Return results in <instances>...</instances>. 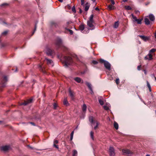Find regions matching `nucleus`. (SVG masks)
Listing matches in <instances>:
<instances>
[{
    "label": "nucleus",
    "instance_id": "48",
    "mask_svg": "<svg viewBox=\"0 0 156 156\" xmlns=\"http://www.w3.org/2000/svg\"><path fill=\"white\" fill-rule=\"evenodd\" d=\"M73 136H70V140H72L73 139Z\"/></svg>",
    "mask_w": 156,
    "mask_h": 156
},
{
    "label": "nucleus",
    "instance_id": "7",
    "mask_svg": "<svg viewBox=\"0 0 156 156\" xmlns=\"http://www.w3.org/2000/svg\"><path fill=\"white\" fill-rule=\"evenodd\" d=\"M71 22H69L66 23L64 26V28L67 30H68L70 34H73V31L72 30H69L67 29V27H69V25L71 23Z\"/></svg>",
    "mask_w": 156,
    "mask_h": 156
},
{
    "label": "nucleus",
    "instance_id": "4",
    "mask_svg": "<svg viewBox=\"0 0 156 156\" xmlns=\"http://www.w3.org/2000/svg\"><path fill=\"white\" fill-rule=\"evenodd\" d=\"M100 62L101 63H104V66L106 69L108 70H110L111 65L108 62L105 61L101 59L100 60Z\"/></svg>",
    "mask_w": 156,
    "mask_h": 156
},
{
    "label": "nucleus",
    "instance_id": "63",
    "mask_svg": "<svg viewBox=\"0 0 156 156\" xmlns=\"http://www.w3.org/2000/svg\"><path fill=\"white\" fill-rule=\"evenodd\" d=\"M146 156H150L149 155H146Z\"/></svg>",
    "mask_w": 156,
    "mask_h": 156
},
{
    "label": "nucleus",
    "instance_id": "52",
    "mask_svg": "<svg viewBox=\"0 0 156 156\" xmlns=\"http://www.w3.org/2000/svg\"><path fill=\"white\" fill-rule=\"evenodd\" d=\"M59 1L62 2H63V0H58Z\"/></svg>",
    "mask_w": 156,
    "mask_h": 156
},
{
    "label": "nucleus",
    "instance_id": "22",
    "mask_svg": "<svg viewBox=\"0 0 156 156\" xmlns=\"http://www.w3.org/2000/svg\"><path fill=\"white\" fill-rule=\"evenodd\" d=\"M114 127L116 129H118V128H119L118 124L117 122H114Z\"/></svg>",
    "mask_w": 156,
    "mask_h": 156
},
{
    "label": "nucleus",
    "instance_id": "23",
    "mask_svg": "<svg viewBox=\"0 0 156 156\" xmlns=\"http://www.w3.org/2000/svg\"><path fill=\"white\" fill-rule=\"evenodd\" d=\"M89 4L88 2L86 3L85 5V10H88L89 9Z\"/></svg>",
    "mask_w": 156,
    "mask_h": 156
},
{
    "label": "nucleus",
    "instance_id": "20",
    "mask_svg": "<svg viewBox=\"0 0 156 156\" xmlns=\"http://www.w3.org/2000/svg\"><path fill=\"white\" fill-rule=\"evenodd\" d=\"M69 94L71 98V99H73L74 98V93H73L71 90H69Z\"/></svg>",
    "mask_w": 156,
    "mask_h": 156
},
{
    "label": "nucleus",
    "instance_id": "24",
    "mask_svg": "<svg viewBox=\"0 0 156 156\" xmlns=\"http://www.w3.org/2000/svg\"><path fill=\"white\" fill-rule=\"evenodd\" d=\"M119 23L118 21L115 22L114 25V27L115 28H117L119 25Z\"/></svg>",
    "mask_w": 156,
    "mask_h": 156
},
{
    "label": "nucleus",
    "instance_id": "38",
    "mask_svg": "<svg viewBox=\"0 0 156 156\" xmlns=\"http://www.w3.org/2000/svg\"><path fill=\"white\" fill-rule=\"evenodd\" d=\"M51 24L52 26L55 25V26L56 23L54 22H51Z\"/></svg>",
    "mask_w": 156,
    "mask_h": 156
},
{
    "label": "nucleus",
    "instance_id": "45",
    "mask_svg": "<svg viewBox=\"0 0 156 156\" xmlns=\"http://www.w3.org/2000/svg\"><path fill=\"white\" fill-rule=\"evenodd\" d=\"M53 145H54V147H56V148H57V149H58V145H56L55 144H54Z\"/></svg>",
    "mask_w": 156,
    "mask_h": 156
},
{
    "label": "nucleus",
    "instance_id": "29",
    "mask_svg": "<svg viewBox=\"0 0 156 156\" xmlns=\"http://www.w3.org/2000/svg\"><path fill=\"white\" fill-rule=\"evenodd\" d=\"M77 152L76 150H74L73 151V156H77Z\"/></svg>",
    "mask_w": 156,
    "mask_h": 156
},
{
    "label": "nucleus",
    "instance_id": "64",
    "mask_svg": "<svg viewBox=\"0 0 156 156\" xmlns=\"http://www.w3.org/2000/svg\"><path fill=\"white\" fill-rule=\"evenodd\" d=\"M40 66V67H42V66H41V65H40V66Z\"/></svg>",
    "mask_w": 156,
    "mask_h": 156
},
{
    "label": "nucleus",
    "instance_id": "41",
    "mask_svg": "<svg viewBox=\"0 0 156 156\" xmlns=\"http://www.w3.org/2000/svg\"><path fill=\"white\" fill-rule=\"evenodd\" d=\"M115 82L117 84L119 83V79H117L115 80Z\"/></svg>",
    "mask_w": 156,
    "mask_h": 156
},
{
    "label": "nucleus",
    "instance_id": "61",
    "mask_svg": "<svg viewBox=\"0 0 156 156\" xmlns=\"http://www.w3.org/2000/svg\"><path fill=\"white\" fill-rule=\"evenodd\" d=\"M91 0L92 1L94 2L95 1V0Z\"/></svg>",
    "mask_w": 156,
    "mask_h": 156
},
{
    "label": "nucleus",
    "instance_id": "13",
    "mask_svg": "<svg viewBox=\"0 0 156 156\" xmlns=\"http://www.w3.org/2000/svg\"><path fill=\"white\" fill-rule=\"evenodd\" d=\"M86 85L90 89V93L91 94H92L93 93L92 89L91 87V84L88 82H86Z\"/></svg>",
    "mask_w": 156,
    "mask_h": 156
},
{
    "label": "nucleus",
    "instance_id": "39",
    "mask_svg": "<svg viewBox=\"0 0 156 156\" xmlns=\"http://www.w3.org/2000/svg\"><path fill=\"white\" fill-rule=\"evenodd\" d=\"M71 8V6L69 5H68L66 7V9H70Z\"/></svg>",
    "mask_w": 156,
    "mask_h": 156
},
{
    "label": "nucleus",
    "instance_id": "50",
    "mask_svg": "<svg viewBox=\"0 0 156 156\" xmlns=\"http://www.w3.org/2000/svg\"><path fill=\"white\" fill-rule=\"evenodd\" d=\"M95 10H99V9L98 8V7H96L95 9Z\"/></svg>",
    "mask_w": 156,
    "mask_h": 156
},
{
    "label": "nucleus",
    "instance_id": "6",
    "mask_svg": "<svg viewBox=\"0 0 156 156\" xmlns=\"http://www.w3.org/2000/svg\"><path fill=\"white\" fill-rule=\"evenodd\" d=\"M109 154L110 156H114L115 153L113 147H110L109 150Z\"/></svg>",
    "mask_w": 156,
    "mask_h": 156
},
{
    "label": "nucleus",
    "instance_id": "59",
    "mask_svg": "<svg viewBox=\"0 0 156 156\" xmlns=\"http://www.w3.org/2000/svg\"><path fill=\"white\" fill-rule=\"evenodd\" d=\"M124 2H125L127 1V0H122Z\"/></svg>",
    "mask_w": 156,
    "mask_h": 156
},
{
    "label": "nucleus",
    "instance_id": "36",
    "mask_svg": "<svg viewBox=\"0 0 156 156\" xmlns=\"http://www.w3.org/2000/svg\"><path fill=\"white\" fill-rule=\"evenodd\" d=\"M99 102L101 105H102L104 104L103 101L101 99H99Z\"/></svg>",
    "mask_w": 156,
    "mask_h": 156
},
{
    "label": "nucleus",
    "instance_id": "27",
    "mask_svg": "<svg viewBox=\"0 0 156 156\" xmlns=\"http://www.w3.org/2000/svg\"><path fill=\"white\" fill-rule=\"evenodd\" d=\"M62 44V41L60 39L58 40V41L56 43V44L58 46H60Z\"/></svg>",
    "mask_w": 156,
    "mask_h": 156
},
{
    "label": "nucleus",
    "instance_id": "16",
    "mask_svg": "<svg viewBox=\"0 0 156 156\" xmlns=\"http://www.w3.org/2000/svg\"><path fill=\"white\" fill-rule=\"evenodd\" d=\"M122 151L124 154H129L131 152L128 149H123Z\"/></svg>",
    "mask_w": 156,
    "mask_h": 156
},
{
    "label": "nucleus",
    "instance_id": "12",
    "mask_svg": "<svg viewBox=\"0 0 156 156\" xmlns=\"http://www.w3.org/2000/svg\"><path fill=\"white\" fill-rule=\"evenodd\" d=\"M46 52L48 55H51L53 54L52 51L49 48H46Z\"/></svg>",
    "mask_w": 156,
    "mask_h": 156
},
{
    "label": "nucleus",
    "instance_id": "3",
    "mask_svg": "<svg viewBox=\"0 0 156 156\" xmlns=\"http://www.w3.org/2000/svg\"><path fill=\"white\" fill-rule=\"evenodd\" d=\"M73 60L70 57L65 56L64 57L65 66L67 67L69 65L72 64Z\"/></svg>",
    "mask_w": 156,
    "mask_h": 156
},
{
    "label": "nucleus",
    "instance_id": "57",
    "mask_svg": "<svg viewBox=\"0 0 156 156\" xmlns=\"http://www.w3.org/2000/svg\"><path fill=\"white\" fill-rule=\"evenodd\" d=\"M80 13H81L82 12V10H80Z\"/></svg>",
    "mask_w": 156,
    "mask_h": 156
},
{
    "label": "nucleus",
    "instance_id": "51",
    "mask_svg": "<svg viewBox=\"0 0 156 156\" xmlns=\"http://www.w3.org/2000/svg\"><path fill=\"white\" fill-rule=\"evenodd\" d=\"M88 32H88H88H85V31L84 30V31H83V33H88Z\"/></svg>",
    "mask_w": 156,
    "mask_h": 156
},
{
    "label": "nucleus",
    "instance_id": "30",
    "mask_svg": "<svg viewBox=\"0 0 156 156\" xmlns=\"http://www.w3.org/2000/svg\"><path fill=\"white\" fill-rule=\"evenodd\" d=\"M147 86L148 87L150 91H151V87L150 85V84H149V83L148 82V81H147Z\"/></svg>",
    "mask_w": 156,
    "mask_h": 156
},
{
    "label": "nucleus",
    "instance_id": "21",
    "mask_svg": "<svg viewBox=\"0 0 156 156\" xmlns=\"http://www.w3.org/2000/svg\"><path fill=\"white\" fill-rule=\"evenodd\" d=\"M144 22L145 23V24L146 25H148L150 24V21H149L147 17H146L145 18Z\"/></svg>",
    "mask_w": 156,
    "mask_h": 156
},
{
    "label": "nucleus",
    "instance_id": "47",
    "mask_svg": "<svg viewBox=\"0 0 156 156\" xmlns=\"http://www.w3.org/2000/svg\"><path fill=\"white\" fill-rule=\"evenodd\" d=\"M73 134H74V131H73L71 133L70 136H73Z\"/></svg>",
    "mask_w": 156,
    "mask_h": 156
},
{
    "label": "nucleus",
    "instance_id": "17",
    "mask_svg": "<svg viewBox=\"0 0 156 156\" xmlns=\"http://www.w3.org/2000/svg\"><path fill=\"white\" fill-rule=\"evenodd\" d=\"M74 80L79 83H83V80L79 77L75 78Z\"/></svg>",
    "mask_w": 156,
    "mask_h": 156
},
{
    "label": "nucleus",
    "instance_id": "60",
    "mask_svg": "<svg viewBox=\"0 0 156 156\" xmlns=\"http://www.w3.org/2000/svg\"><path fill=\"white\" fill-rule=\"evenodd\" d=\"M75 58H76V59H77V57L76 56H75Z\"/></svg>",
    "mask_w": 156,
    "mask_h": 156
},
{
    "label": "nucleus",
    "instance_id": "11",
    "mask_svg": "<svg viewBox=\"0 0 156 156\" xmlns=\"http://www.w3.org/2000/svg\"><path fill=\"white\" fill-rule=\"evenodd\" d=\"M152 55L151 53H149L147 56L145 57V59L150 60L152 59Z\"/></svg>",
    "mask_w": 156,
    "mask_h": 156
},
{
    "label": "nucleus",
    "instance_id": "54",
    "mask_svg": "<svg viewBox=\"0 0 156 156\" xmlns=\"http://www.w3.org/2000/svg\"><path fill=\"white\" fill-rule=\"evenodd\" d=\"M30 123L32 125H34V123L33 122H30Z\"/></svg>",
    "mask_w": 156,
    "mask_h": 156
},
{
    "label": "nucleus",
    "instance_id": "28",
    "mask_svg": "<svg viewBox=\"0 0 156 156\" xmlns=\"http://www.w3.org/2000/svg\"><path fill=\"white\" fill-rule=\"evenodd\" d=\"M87 108V106L85 104H84L82 106V110L83 112H85Z\"/></svg>",
    "mask_w": 156,
    "mask_h": 156
},
{
    "label": "nucleus",
    "instance_id": "1",
    "mask_svg": "<svg viewBox=\"0 0 156 156\" xmlns=\"http://www.w3.org/2000/svg\"><path fill=\"white\" fill-rule=\"evenodd\" d=\"M89 121L91 123L92 126H94V129H96L99 125L98 122L96 120H94L92 116L89 118Z\"/></svg>",
    "mask_w": 156,
    "mask_h": 156
},
{
    "label": "nucleus",
    "instance_id": "53",
    "mask_svg": "<svg viewBox=\"0 0 156 156\" xmlns=\"http://www.w3.org/2000/svg\"><path fill=\"white\" fill-rule=\"evenodd\" d=\"M72 11L74 13H75L76 12V10H72Z\"/></svg>",
    "mask_w": 156,
    "mask_h": 156
},
{
    "label": "nucleus",
    "instance_id": "18",
    "mask_svg": "<svg viewBox=\"0 0 156 156\" xmlns=\"http://www.w3.org/2000/svg\"><path fill=\"white\" fill-rule=\"evenodd\" d=\"M147 17H149L151 21H154L155 20V17L152 14H150Z\"/></svg>",
    "mask_w": 156,
    "mask_h": 156
},
{
    "label": "nucleus",
    "instance_id": "62",
    "mask_svg": "<svg viewBox=\"0 0 156 156\" xmlns=\"http://www.w3.org/2000/svg\"><path fill=\"white\" fill-rule=\"evenodd\" d=\"M154 77L155 79V80L156 81V77H155L154 76Z\"/></svg>",
    "mask_w": 156,
    "mask_h": 156
},
{
    "label": "nucleus",
    "instance_id": "10",
    "mask_svg": "<svg viewBox=\"0 0 156 156\" xmlns=\"http://www.w3.org/2000/svg\"><path fill=\"white\" fill-rule=\"evenodd\" d=\"M10 147L9 146H4L2 147L1 148V149L4 151H6L9 150Z\"/></svg>",
    "mask_w": 156,
    "mask_h": 156
},
{
    "label": "nucleus",
    "instance_id": "5",
    "mask_svg": "<svg viewBox=\"0 0 156 156\" xmlns=\"http://www.w3.org/2000/svg\"><path fill=\"white\" fill-rule=\"evenodd\" d=\"M132 16L133 19V21L135 22H136L138 24H141L142 23V19H137L136 17L133 14H132Z\"/></svg>",
    "mask_w": 156,
    "mask_h": 156
},
{
    "label": "nucleus",
    "instance_id": "40",
    "mask_svg": "<svg viewBox=\"0 0 156 156\" xmlns=\"http://www.w3.org/2000/svg\"><path fill=\"white\" fill-rule=\"evenodd\" d=\"M92 63L94 64H96L98 63V62L94 60L92 61Z\"/></svg>",
    "mask_w": 156,
    "mask_h": 156
},
{
    "label": "nucleus",
    "instance_id": "19",
    "mask_svg": "<svg viewBox=\"0 0 156 156\" xmlns=\"http://www.w3.org/2000/svg\"><path fill=\"white\" fill-rule=\"evenodd\" d=\"M139 37L145 41H147L149 39V37H147L144 36H139Z\"/></svg>",
    "mask_w": 156,
    "mask_h": 156
},
{
    "label": "nucleus",
    "instance_id": "15",
    "mask_svg": "<svg viewBox=\"0 0 156 156\" xmlns=\"http://www.w3.org/2000/svg\"><path fill=\"white\" fill-rule=\"evenodd\" d=\"M32 99H30L28 100H27V101H25L23 103L21 104L20 105H26L28 104L29 103L32 102Z\"/></svg>",
    "mask_w": 156,
    "mask_h": 156
},
{
    "label": "nucleus",
    "instance_id": "37",
    "mask_svg": "<svg viewBox=\"0 0 156 156\" xmlns=\"http://www.w3.org/2000/svg\"><path fill=\"white\" fill-rule=\"evenodd\" d=\"M8 33V31H5L2 33V34L3 35H5Z\"/></svg>",
    "mask_w": 156,
    "mask_h": 156
},
{
    "label": "nucleus",
    "instance_id": "56",
    "mask_svg": "<svg viewBox=\"0 0 156 156\" xmlns=\"http://www.w3.org/2000/svg\"><path fill=\"white\" fill-rule=\"evenodd\" d=\"M154 36H155V38H156V32L154 34Z\"/></svg>",
    "mask_w": 156,
    "mask_h": 156
},
{
    "label": "nucleus",
    "instance_id": "55",
    "mask_svg": "<svg viewBox=\"0 0 156 156\" xmlns=\"http://www.w3.org/2000/svg\"><path fill=\"white\" fill-rule=\"evenodd\" d=\"M144 72L145 74H146V71L145 70H144Z\"/></svg>",
    "mask_w": 156,
    "mask_h": 156
},
{
    "label": "nucleus",
    "instance_id": "44",
    "mask_svg": "<svg viewBox=\"0 0 156 156\" xmlns=\"http://www.w3.org/2000/svg\"><path fill=\"white\" fill-rule=\"evenodd\" d=\"M58 143V141L57 140H55L54 141V144H57Z\"/></svg>",
    "mask_w": 156,
    "mask_h": 156
},
{
    "label": "nucleus",
    "instance_id": "9",
    "mask_svg": "<svg viewBox=\"0 0 156 156\" xmlns=\"http://www.w3.org/2000/svg\"><path fill=\"white\" fill-rule=\"evenodd\" d=\"M44 63H46L48 65H50L51 66H53V63L52 61L50 59L45 58L44 60Z\"/></svg>",
    "mask_w": 156,
    "mask_h": 156
},
{
    "label": "nucleus",
    "instance_id": "14",
    "mask_svg": "<svg viewBox=\"0 0 156 156\" xmlns=\"http://www.w3.org/2000/svg\"><path fill=\"white\" fill-rule=\"evenodd\" d=\"M111 2L112 5H109L108 7L110 10H112L114 9L113 5L114 4L115 2L113 0H111Z\"/></svg>",
    "mask_w": 156,
    "mask_h": 156
},
{
    "label": "nucleus",
    "instance_id": "2",
    "mask_svg": "<svg viewBox=\"0 0 156 156\" xmlns=\"http://www.w3.org/2000/svg\"><path fill=\"white\" fill-rule=\"evenodd\" d=\"M93 15L92 14L89 18V20L87 22L88 26L90 28L91 30H93L94 29V27L93 24L94 21L93 20Z\"/></svg>",
    "mask_w": 156,
    "mask_h": 156
},
{
    "label": "nucleus",
    "instance_id": "46",
    "mask_svg": "<svg viewBox=\"0 0 156 156\" xmlns=\"http://www.w3.org/2000/svg\"><path fill=\"white\" fill-rule=\"evenodd\" d=\"M140 68H141V66H138V67H137V68L138 70H140Z\"/></svg>",
    "mask_w": 156,
    "mask_h": 156
},
{
    "label": "nucleus",
    "instance_id": "42",
    "mask_svg": "<svg viewBox=\"0 0 156 156\" xmlns=\"http://www.w3.org/2000/svg\"><path fill=\"white\" fill-rule=\"evenodd\" d=\"M81 5H83V4H84V0H81Z\"/></svg>",
    "mask_w": 156,
    "mask_h": 156
},
{
    "label": "nucleus",
    "instance_id": "25",
    "mask_svg": "<svg viewBox=\"0 0 156 156\" xmlns=\"http://www.w3.org/2000/svg\"><path fill=\"white\" fill-rule=\"evenodd\" d=\"M109 105L108 104H107L106 105H105L103 107L104 109L105 110H107L109 109Z\"/></svg>",
    "mask_w": 156,
    "mask_h": 156
},
{
    "label": "nucleus",
    "instance_id": "33",
    "mask_svg": "<svg viewBox=\"0 0 156 156\" xmlns=\"http://www.w3.org/2000/svg\"><path fill=\"white\" fill-rule=\"evenodd\" d=\"M156 51V49H155V48L152 49L150 51L149 53L151 54V53H153V52H154L155 51Z\"/></svg>",
    "mask_w": 156,
    "mask_h": 156
},
{
    "label": "nucleus",
    "instance_id": "32",
    "mask_svg": "<svg viewBox=\"0 0 156 156\" xmlns=\"http://www.w3.org/2000/svg\"><path fill=\"white\" fill-rule=\"evenodd\" d=\"M94 132L93 131H91L90 132V136L92 140H94Z\"/></svg>",
    "mask_w": 156,
    "mask_h": 156
},
{
    "label": "nucleus",
    "instance_id": "8",
    "mask_svg": "<svg viewBox=\"0 0 156 156\" xmlns=\"http://www.w3.org/2000/svg\"><path fill=\"white\" fill-rule=\"evenodd\" d=\"M7 80V77L5 76H4L0 83L2 87H4L5 86V83Z\"/></svg>",
    "mask_w": 156,
    "mask_h": 156
},
{
    "label": "nucleus",
    "instance_id": "58",
    "mask_svg": "<svg viewBox=\"0 0 156 156\" xmlns=\"http://www.w3.org/2000/svg\"><path fill=\"white\" fill-rule=\"evenodd\" d=\"M36 26H35L34 31H35V30H36Z\"/></svg>",
    "mask_w": 156,
    "mask_h": 156
},
{
    "label": "nucleus",
    "instance_id": "35",
    "mask_svg": "<svg viewBox=\"0 0 156 156\" xmlns=\"http://www.w3.org/2000/svg\"><path fill=\"white\" fill-rule=\"evenodd\" d=\"M8 4H7V3H4L3 4H2L1 5V7H5L7 6H8Z\"/></svg>",
    "mask_w": 156,
    "mask_h": 156
},
{
    "label": "nucleus",
    "instance_id": "26",
    "mask_svg": "<svg viewBox=\"0 0 156 156\" xmlns=\"http://www.w3.org/2000/svg\"><path fill=\"white\" fill-rule=\"evenodd\" d=\"M63 104L64 105H68L69 104L68 102L67 101V100L66 98H65L63 100Z\"/></svg>",
    "mask_w": 156,
    "mask_h": 156
},
{
    "label": "nucleus",
    "instance_id": "43",
    "mask_svg": "<svg viewBox=\"0 0 156 156\" xmlns=\"http://www.w3.org/2000/svg\"><path fill=\"white\" fill-rule=\"evenodd\" d=\"M57 105L56 103H54V109H56L57 107Z\"/></svg>",
    "mask_w": 156,
    "mask_h": 156
},
{
    "label": "nucleus",
    "instance_id": "34",
    "mask_svg": "<svg viewBox=\"0 0 156 156\" xmlns=\"http://www.w3.org/2000/svg\"><path fill=\"white\" fill-rule=\"evenodd\" d=\"M125 8L126 9V10H131L132 9L131 8V7L129 6H126L125 7Z\"/></svg>",
    "mask_w": 156,
    "mask_h": 156
},
{
    "label": "nucleus",
    "instance_id": "49",
    "mask_svg": "<svg viewBox=\"0 0 156 156\" xmlns=\"http://www.w3.org/2000/svg\"><path fill=\"white\" fill-rule=\"evenodd\" d=\"M75 7L73 6V7L72 10H75Z\"/></svg>",
    "mask_w": 156,
    "mask_h": 156
},
{
    "label": "nucleus",
    "instance_id": "31",
    "mask_svg": "<svg viewBox=\"0 0 156 156\" xmlns=\"http://www.w3.org/2000/svg\"><path fill=\"white\" fill-rule=\"evenodd\" d=\"M84 28V26L83 25H81L79 26L80 30H83Z\"/></svg>",
    "mask_w": 156,
    "mask_h": 156
}]
</instances>
